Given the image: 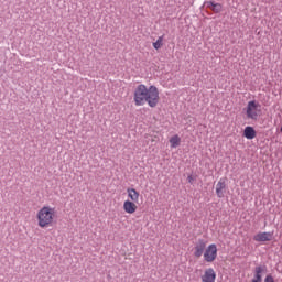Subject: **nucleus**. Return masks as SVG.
<instances>
[{"label":"nucleus","mask_w":282,"mask_h":282,"mask_svg":"<svg viewBox=\"0 0 282 282\" xmlns=\"http://www.w3.org/2000/svg\"><path fill=\"white\" fill-rule=\"evenodd\" d=\"M164 45V36H159L158 40L153 43L154 50H160Z\"/></svg>","instance_id":"obj_15"},{"label":"nucleus","mask_w":282,"mask_h":282,"mask_svg":"<svg viewBox=\"0 0 282 282\" xmlns=\"http://www.w3.org/2000/svg\"><path fill=\"white\" fill-rule=\"evenodd\" d=\"M208 8L213 10L216 14H219L221 12V3H215L213 1L207 2Z\"/></svg>","instance_id":"obj_14"},{"label":"nucleus","mask_w":282,"mask_h":282,"mask_svg":"<svg viewBox=\"0 0 282 282\" xmlns=\"http://www.w3.org/2000/svg\"><path fill=\"white\" fill-rule=\"evenodd\" d=\"M248 120H258L261 116V105L258 101L251 100L245 108Z\"/></svg>","instance_id":"obj_3"},{"label":"nucleus","mask_w":282,"mask_h":282,"mask_svg":"<svg viewBox=\"0 0 282 282\" xmlns=\"http://www.w3.org/2000/svg\"><path fill=\"white\" fill-rule=\"evenodd\" d=\"M123 210L127 213V215H133L138 212V204L127 199L123 202Z\"/></svg>","instance_id":"obj_8"},{"label":"nucleus","mask_w":282,"mask_h":282,"mask_svg":"<svg viewBox=\"0 0 282 282\" xmlns=\"http://www.w3.org/2000/svg\"><path fill=\"white\" fill-rule=\"evenodd\" d=\"M56 219H58V212L56 210V207L44 205L36 213L39 228H52V226L56 224Z\"/></svg>","instance_id":"obj_2"},{"label":"nucleus","mask_w":282,"mask_h":282,"mask_svg":"<svg viewBox=\"0 0 282 282\" xmlns=\"http://www.w3.org/2000/svg\"><path fill=\"white\" fill-rule=\"evenodd\" d=\"M203 257H204V261H206V263H213V261H215V259H217V245H215V243L209 245L205 249Z\"/></svg>","instance_id":"obj_4"},{"label":"nucleus","mask_w":282,"mask_h":282,"mask_svg":"<svg viewBox=\"0 0 282 282\" xmlns=\"http://www.w3.org/2000/svg\"><path fill=\"white\" fill-rule=\"evenodd\" d=\"M216 279H217V273L213 268L206 269L204 274L202 275L203 282H215Z\"/></svg>","instance_id":"obj_9"},{"label":"nucleus","mask_w":282,"mask_h":282,"mask_svg":"<svg viewBox=\"0 0 282 282\" xmlns=\"http://www.w3.org/2000/svg\"><path fill=\"white\" fill-rule=\"evenodd\" d=\"M182 144V138L180 135L175 134L170 138V147L171 149H177Z\"/></svg>","instance_id":"obj_12"},{"label":"nucleus","mask_w":282,"mask_h":282,"mask_svg":"<svg viewBox=\"0 0 282 282\" xmlns=\"http://www.w3.org/2000/svg\"><path fill=\"white\" fill-rule=\"evenodd\" d=\"M133 100L135 107L148 105L153 109L160 104V90L153 85L147 87V85L140 84L134 88Z\"/></svg>","instance_id":"obj_1"},{"label":"nucleus","mask_w":282,"mask_h":282,"mask_svg":"<svg viewBox=\"0 0 282 282\" xmlns=\"http://www.w3.org/2000/svg\"><path fill=\"white\" fill-rule=\"evenodd\" d=\"M195 180H196V177L193 174L187 176L188 184H195Z\"/></svg>","instance_id":"obj_16"},{"label":"nucleus","mask_w":282,"mask_h":282,"mask_svg":"<svg viewBox=\"0 0 282 282\" xmlns=\"http://www.w3.org/2000/svg\"><path fill=\"white\" fill-rule=\"evenodd\" d=\"M264 282H274V276H272L271 274L267 275Z\"/></svg>","instance_id":"obj_17"},{"label":"nucleus","mask_w":282,"mask_h":282,"mask_svg":"<svg viewBox=\"0 0 282 282\" xmlns=\"http://www.w3.org/2000/svg\"><path fill=\"white\" fill-rule=\"evenodd\" d=\"M152 142H158V137H154V138L152 139Z\"/></svg>","instance_id":"obj_18"},{"label":"nucleus","mask_w":282,"mask_h":282,"mask_svg":"<svg viewBox=\"0 0 282 282\" xmlns=\"http://www.w3.org/2000/svg\"><path fill=\"white\" fill-rule=\"evenodd\" d=\"M226 188H227L226 178H220L216 184V195L219 199L225 197Z\"/></svg>","instance_id":"obj_7"},{"label":"nucleus","mask_w":282,"mask_h":282,"mask_svg":"<svg viewBox=\"0 0 282 282\" xmlns=\"http://www.w3.org/2000/svg\"><path fill=\"white\" fill-rule=\"evenodd\" d=\"M263 267H256L254 269V276L251 280V282H261L262 281V275L263 274Z\"/></svg>","instance_id":"obj_13"},{"label":"nucleus","mask_w":282,"mask_h":282,"mask_svg":"<svg viewBox=\"0 0 282 282\" xmlns=\"http://www.w3.org/2000/svg\"><path fill=\"white\" fill-rule=\"evenodd\" d=\"M127 195H128L129 202H134L137 204H138V202H140V192H138L135 188L128 187Z\"/></svg>","instance_id":"obj_10"},{"label":"nucleus","mask_w":282,"mask_h":282,"mask_svg":"<svg viewBox=\"0 0 282 282\" xmlns=\"http://www.w3.org/2000/svg\"><path fill=\"white\" fill-rule=\"evenodd\" d=\"M205 251L206 240L199 239L194 246V257H196V259H199V257H202V254H204Z\"/></svg>","instance_id":"obj_6"},{"label":"nucleus","mask_w":282,"mask_h":282,"mask_svg":"<svg viewBox=\"0 0 282 282\" xmlns=\"http://www.w3.org/2000/svg\"><path fill=\"white\" fill-rule=\"evenodd\" d=\"M273 237H274L273 232L261 231L253 236V241H257L258 243H262L265 241H272Z\"/></svg>","instance_id":"obj_5"},{"label":"nucleus","mask_w":282,"mask_h":282,"mask_svg":"<svg viewBox=\"0 0 282 282\" xmlns=\"http://www.w3.org/2000/svg\"><path fill=\"white\" fill-rule=\"evenodd\" d=\"M243 135L247 140H254L257 138V131L253 127L247 126L243 130Z\"/></svg>","instance_id":"obj_11"}]
</instances>
